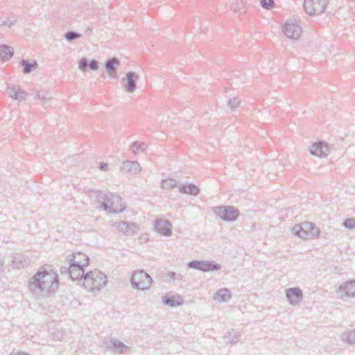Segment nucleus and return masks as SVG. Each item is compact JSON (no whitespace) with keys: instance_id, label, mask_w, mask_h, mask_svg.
<instances>
[{"instance_id":"obj_1","label":"nucleus","mask_w":355,"mask_h":355,"mask_svg":"<svg viewBox=\"0 0 355 355\" xmlns=\"http://www.w3.org/2000/svg\"><path fill=\"white\" fill-rule=\"evenodd\" d=\"M28 291L37 298L46 297L58 288V275L53 270L47 271L43 267L28 281Z\"/></svg>"},{"instance_id":"obj_2","label":"nucleus","mask_w":355,"mask_h":355,"mask_svg":"<svg viewBox=\"0 0 355 355\" xmlns=\"http://www.w3.org/2000/svg\"><path fill=\"white\" fill-rule=\"evenodd\" d=\"M107 283V276L98 269L90 270L83 276V284L88 291H100Z\"/></svg>"},{"instance_id":"obj_3","label":"nucleus","mask_w":355,"mask_h":355,"mask_svg":"<svg viewBox=\"0 0 355 355\" xmlns=\"http://www.w3.org/2000/svg\"><path fill=\"white\" fill-rule=\"evenodd\" d=\"M292 232L302 239H313L318 237L320 230L313 223L304 222L294 225L292 228Z\"/></svg>"},{"instance_id":"obj_4","label":"nucleus","mask_w":355,"mask_h":355,"mask_svg":"<svg viewBox=\"0 0 355 355\" xmlns=\"http://www.w3.org/2000/svg\"><path fill=\"white\" fill-rule=\"evenodd\" d=\"M132 286L137 290H148L153 283V279L150 275L144 270H135L130 279Z\"/></svg>"},{"instance_id":"obj_5","label":"nucleus","mask_w":355,"mask_h":355,"mask_svg":"<svg viewBox=\"0 0 355 355\" xmlns=\"http://www.w3.org/2000/svg\"><path fill=\"white\" fill-rule=\"evenodd\" d=\"M214 213L221 220L226 222H234L239 216V210L233 206L220 205L213 208Z\"/></svg>"},{"instance_id":"obj_6","label":"nucleus","mask_w":355,"mask_h":355,"mask_svg":"<svg viewBox=\"0 0 355 355\" xmlns=\"http://www.w3.org/2000/svg\"><path fill=\"white\" fill-rule=\"evenodd\" d=\"M329 0H304V8L307 14L319 15L324 11Z\"/></svg>"},{"instance_id":"obj_7","label":"nucleus","mask_w":355,"mask_h":355,"mask_svg":"<svg viewBox=\"0 0 355 355\" xmlns=\"http://www.w3.org/2000/svg\"><path fill=\"white\" fill-rule=\"evenodd\" d=\"M189 268L198 270L202 272L219 270L221 268L220 264L212 261L193 260L187 263Z\"/></svg>"},{"instance_id":"obj_8","label":"nucleus","mask_w":355,"mask_h":355,"mask_svg":"<svg viewBox=\"0 0 355 355\" xmlns=\"http://www.w3.org/2000/svg\"><path fill=\"white\" fill-rule=\"evenodd\" d=\"M284 35L293 40H298L302 34V28L294 21H287L282 27Z\"/></svg>"},{"instance_id":"obj_9","label":"nucleus","mask_w":355,"mask_h":355,"mask_svg":"<svg viewBox=\"0 0 355 355\" xmlns=\"http://www.w3.org/2000/svg\"><path fill=\"white\" fill-rule=\"evenodd\" d=\"M8 93L10 98L15 101H25L27 97V92L17 85H8Z\"/></svg>"},{"instance_id":"obj_10","label":"nucleus","mask_w":355,"mask_h":355,"mask_svg":"<svg viewBox=\"0 0 355 355\" xmlns=\"http://www.w3.org/2000/svg\"><path fill=\"white\" fill-rule=\"evenodd\" d=\"M309 152L314 156L325 157L329 153L328 144L324 141L316 142L310 146Z\"/></svg>"},{"instance_id":"obj_11","label":"nucleus","mask_w":355,"mask_h":355,"mask_svg":"<svg viewBox=\"0 0 355 355\" xmlns=\"http://www.w3.org/2000/svg\"><path fill=\"white\" fill-rule=\"evenodd\" d=\"M67 261L71 264L78 265V266L86 267L89 265V257L82 252H78L67 256Z\"/></svg>"},{"instance_id":"obj_12","label":"nucleus","mask_w":355,"mask_h":355,"mask_svg":"<svg viewBox=\"0 0 355 355\" xmlns=\"http://www.w3.org/2000/svg\"><path fill=\"white\" fill-rule=\"evenodd\" d=\"M113 198L114 193H103L100 192L97 195L98 201L100 202L99 209H103L108 213H110L112 203L114 200L112 199Z\"/></svg>"},{"instance_id":"obj_13","label":"nucleus","mask_w":355,"mask_h":355,"mask_svg":"<svg viewBox=\"0 0 355 355\" xmlns=\"http://www.w3.org/2000/svg\"><path fill=\"white\" fill-rule=\"evenodd\" d=\"M155 231L164 236H168L172 234V224L168 220H157L154 225Z\"/></svg>"},{"instance_id":"obj_14","label":"nucleus","mask_w":355,"mask_h":355,"mask_svg":"<svg viewBox=\"0 0 355 355\" xmlns=\"http://www.w3.org/2000/svg\"><path fill=\"white\" fill-rule=\"evenodd\" d=\"M139 76L134 71H128L125 73L123 80L125 81L124 85L125 91L128 93H132L137 88V80Z\"/></svg>"},{"instance_id":"obj_15","label":"nucleus","mask_w":355,"mask_h":355,"mask_svg":"<svg viewBox=\"0 0 355 355\" xmlns=\"http://www.w3.org/2000/svg\"><path fill=\"white\" fill-rule=\"evenodd\" d=\"M120 65L119 60L116 57H112L105 61V69L108 76L112 79L118 78L116 67Z\"/></svg>"},{"instance_id":"obj_16","label":"nucleus","mask_w":355,"mask_h":355,"mask_svg":"<svg viewBox=\"0 0 355 355\" xmlns=\"http://www.w3.org/2000/svg\"><path fill=\"white\" fill-rule=\"evenodd\" d=\"M286 296L291 304L296 305L302 301L303 294L300 288H291L286 290Z\"/></svg>"},{"instance_id":"obj_17","label":"nucleus","mask_w":355,"mask_h":355,"mask_svg":"<svg viewBox=\"0 0 355 355\" xmlns=\"http://www.w3.org/2000/svg\"><path fill=\"white\" fill-rule=\"evenodd\" d=\"M85 267L78 266V265H73L70 263L69 278L73 280L83 281V276H85Z\"/></svg>"},{"instance_id":"obj_18","label":"nucleus","mask_w":355,"mask_h":355,"mask_svg":"<svg viewBox=\"0 0 355 355\" xmlns=\"http://www.w3.org/2000/svg\"><path fill=\"white\" fill-rule=\"evenodd\" d=\"M337 292H344L345 296L355 297V280L342 284Z\"/></svg>"},{"instance_id":"obj_19","label":"nucleus","mask_w":355,"mask_h":355,"mask_svg":"<svg viewBox=\"0 0 355 355\" xmlns=\"http://www.w3.org/2000/svg\"><path fill=\"white\" fill-rule=\"evenodd\" d=\"M162 302L170 307L181 306L184 303L183 298L180 295H166L162 297Z\"/></svg>"},{"instance_id":"obj_20","label":"nucleus","mask_w":355,"mask_h":355,"mask_svg":"<svg viewBox=\"0 0 355 355\" xmlns=\"http://www.w3.org/2000/svg\"><path fill=\"white\" fill-rule=\"evenodd\" d=\"M87 67L89 68L92 71H96L99 68L98 62L94 59L88 60L87 58H83L79 61L78 68L80 70L85 71L87 70Z\"/></svg>"},{"instance_id":"obj_21","label":"nucleus","mask_w":355,"mask_h":355,"mask_svg":"<svg viewBox=\"0 0 355 355\" xmlns=\"http://www.w3.org/2000/svg\"><path fill=\"white\" fill-rule=\"evenodd\" d=\"M121 170L137 174L141 171V167L137 162L127 160L123 162Z\"/></svg>"},{"instance_id":"obj_22","label":"nucleus","mask_w":355,"mask_h":355,"mask_svg":"<svg viewBox=\"0 0 355 355\" xmlns=\"http://www.w3.org/2000/svg\"><path fill=\"white\" fill-rule=\"evenodd\" d=\"M179 191L181 193L197 196L200 193V189L194 184H183L180 186Z\"/></svg>"},{"instance_id":"obj_23","label":"nucleus","mask_w":355,"mask_h":355,"mask_svg":"<svg viewBox=\"0 0 355 355\" xmlns=\"http://www.w3.org/2000/svg\"><path fill=\"white\" fill-rule=\"evenodd\" d=\"M114 200L112 203L110 214L121 213L125 209V206L122 203V198L114 193Z\"/></svg>"},{"instance_id":"obj_24","label":"nucleus","mask_w":355,"mask_h":355,"mask_svg":"<svg viewBox=\"0 0 355 355\" xmlns=\"http://www.w3.org/2000/svg\"><path fill=\"white\" fill-rule=\"evenodd\" d=\"M14 54V49L12 46L0 44V60L7 61L10 60Z\"/></svg>"},{"instance_id":"obj_25","label":"nucleus","mask_w":355,"mask_h":355,"mask_svg":"<svg viewBox=\"0 0 355 355\" xmlns=\"http://www.w3.org/2000/svg\"><path fill=\"white\" fill-rule=\"evenodd\" d=\"M20 65L23 67V73L25 74L31 73L38 67V64L36 61L30 62L28 60L24 59H22L20 61Z\"/></svg>"},{"instance_id":"obj_26","label":"nucleus","mask_w":355,"mask_h":355,"mask_svg":"<svg viewBox=\"0 0 355 355\" xmlns=\"http://www.w3.org/2000/svg\"><path fill=\"white\" fill-rule=\"evenodd\" d=\"M231 298V293L227 288L219 289L215 295L214 299L218 302H227Z\"/></svg>"},{"instance_id":"obj_27","label":"nucleus","mask_w":355,"mask_h":355,"mask_svg":"<svg viewBox=\"0 0 355 355\" xmlns=\"http://www.w3.org/2000/svg\"><path fill=\"white\" fill-rule=\"evenodd\" d=\"M240 334L234 329H232L228 334L224 336L225 342L228 344H234L239 341Z\"/></svg>"},{"instance_id":"obj_28","label":"nucleus","mask_w":355,"mask_h":355,"mask_svg":"<svg viewBox=\"0 0 355 355\" xmlns=\"http://www.w3.org/2000/svg\"><path fill=\"white\" fill-rule=\"evenodd\" d=\"M12 264L14 267L21 268L25 266H28L29 264V261L24 259L22 255L18 254L13 257Z\"/></svg>"},{"instance_id":"obj_29","label":"nucleus","mask_w":355,"mask_h":355,"mask_svg":"<svg viewBox=\"0 0 355 355\" xmlns=\"http://www.w3.org/2000/svg\"><path fill=\"white\" fill-rule=\"evenodd\" d=\"M112 348L116 352L123 353L128 349V347L121 341L114 339L111 340Z\"/></svg>"},{"instance_id":"obj_30","label":"nucleus","mask_w":355,"mask_h":355,"mask_svg":"<svg viewBox=\"0 0 355 355\" xmlns=\"http://www.w3.org/2000/svg\"><path fill=\"white\" fill-rule=\"evenodd\" d=\"M341 339L343 342L349 344L355 343V330L343 332L341 334Z\"/></svg>"},{"instance_id":"obj_31","label":"nucleus","mask_w":355,"mask_h":355,"mask_svg":"<svg viewBox=\"0 0 355 355\" xmlns=\"http://www.w3.org/2000/svg\"><path fill=\"white\" fill-rule=\"evenodd\" d=\"M35 99H39L41 101L42 103L44 105L49 100L51 99V96L49 93L44 90L37 91Z\"/></svg>"},{"instance_id":"obj_32","label":"nucleus","mask_w":355,"mask_h":355,"mask_svg":"<svg viewBox=\"0 0 355 355\" xmlns=\"http://www.w3.org/2000/svg\"><path fill=\"white\" fill-rule=\"evenodd\" d=\"M177 181L172 178L163 180L161 182V187L164 189L170 190L177 186Z\"/></svg>"},{"instance_id":"obj_33","label":"nucleus","mask_w":355,"mask_h":355,"mask_svg":"<svg viewBox=\"0 0 355 355\" xmlns=\"http://www.w3.org/2000/svg\"><path fill=\"white\" fill-rule=\"evenodd\" d=\"M131 150L133 153L137 154L139 152H143L146 148V145L144 142H133L130 146Z\"/></svg>"},{"instance_id":"obj_34","label":"nucleus","mask_w":355,"mask_h":355,"mask_svg":"<svg viewBox=\"0 0 355 355\" xmlns=\"http://www.w3.org/2000/svg\"><path fill=\"white\" fill-rule=\"evenodd\" d=\"M114 227L119 230L120 232L124 233L127 235L128 233V223L126 221H119L116 222L114 225Z\"/></svg>"},{"instance_id":"obj_35","label":"nucleus","mask_w":355,"mask_h":355,"mask_svg":"<svg viewBox=\"0 0 355 355\" xmlns=\"http://www.w3.org/2000/svg\"><path fill=\"white\" fill-rule=\"evenodd\" d=\"M80 37L81 34L73 31H68L64 34V38L69 42H71L74 40L80 38Z\"/></svg>"},{"instance_id":"obj_36","label":"nucleus","mask_w":355,"mask_h":355,"mask_svg":"<svg viewBox=\"0 0 355 355\" xmlns=\"http://www.w3.org/2000/svg\"><path fill=\"white\" fill-rule=\"evenodd\" d=\"M244 8V3L242 1H237L236 3H233L231 8L234 12H241Z\"/></svg>"},{"instance_id":"obj_37","label":"nucleus","mask_w":355,"mask_h":355,"mask_svg":"<svg viewBox=\"0 0 355 355\" xmlns=\"http://www.w3.org/2000/svg\"><path fill=\"white\" fill-rule=\"evenodd\" d=\"M343 225L345 228L352 230L355 227V219L353 218H347L344 220Z\"/></svg>"},{"instance_id":"obj_38","label":"nucleus","mask_w":355,"mask_h":355,"mask_svg":"<svg viewBox=\"0 0 355 355\" xmlns=\"http://www.w3.org/2000/svg\"><path fill=\"white\" fill-rule=\"evenodd\" d=\"M241 101L238 98H232L228 100L227 105L232 110H234L239 105Z\"/></svg>"},{"instance_id":"obj_39","label":"nucleus","mask_w":355,"mask_h":355,"mask_svg":"<svg viewBox=\"0 0 355 355\" xmlns=\"http://www.w3.org/2000/svg\"><path fill=\"white\" fill-rule=\"evenodd\" d=\"M260 3L263 8L270 10L274 6V0H260Z\"/></svg>"},{"instance_id":"obj_40","label":"nucleus","mask_w":355,"mask_h":355,"mask_svg":"<svg viewBox=\"0 0 355 355\" xmlns=\"http://www.w3.org/2000/svg\"><path fill=\"white\" fill-rule=\"evenodd\" d=\"M138 230L137 226L133 223H128V233H127V235H133L135 234Z\"/></svg>"},{"instance_id":"obj_41","label":"nucleus","mask_w":355,"mask_h":355,"mask_svg":"<svg viewBox=\"0 0 355 355\" xmlns=\"http://www.w3.org/2000/svg\"><path fill=\"white\" fill-rule=\"evenodd\" d=\"M167 276L173 280H180L182 278V276L180 274H177L173 271H168L167 272Z\"/></svg>"},{"instance_id":"obj_42","label":"nucleus","mask_w":355,"mask_h":355,"mask_svg":"<svg viewBox=\"0 0 355 355\" xmlns=\"http://www.w3.org/2000/svg\"><path fill=\"white\" fill-rule=\"evenodd\" d=\"M69 266H61L60 272L62 275H66L69 277L70 263L68 262Z\"/></svg>"},{"instance_id":"obj_43","label":"nucleus","mask_w":355,"mask_h":355,"mask_svg":"<svg viewBox=\"0 0 355 355\" xmlns=\"http://www.w3.org/2000/svg\"><path fill=\"white\" fill-rule=\"evenodd\" d=\"M108 168V165L107 163L101 162L99 164V169L102 171H106Z\"/></svg>"},{"instance_id":"obj_44","label":"nucleus","mask_w":355,"mask_h":355,"mask_svg":"<svg viewBox=\"0 0 355 355\" xmlns=\"http://www.w3.org/2000/svg\"><path fill=\"white\" fill-rule=\"evenodd\" d=\"M8 26V19H0V26Z\"/></svg>"},{"instance_id":"obj_45","label":"nucleus","mask_w":355,"mask_h":355,"mask_svg":"<svg viewBox=\"0 0 355 355\" xmlns=\"http://www.w3.org/2000/svg\"><path fill=\"white\" fill-rule=\"evenodd\" d=\"M15 22H16V19H13L12 20H10L8 19V26L11 27L12 25L15 24Z\"/></svg>"},{"instance_id":"obj_46","label":"nucleus","mask_w":355,"mask_h":355,"mask_svg":"<svg viewBox=\"0 0 355 355\" xmlns=\"http://www.w3.org/2000/svg\"><path fill=\"white\" fill-rule=\"evenodd\" d=\"M10 355H29L28 354L23 352H17L16 353H12Z\"/></svg>"}]
</instances>
